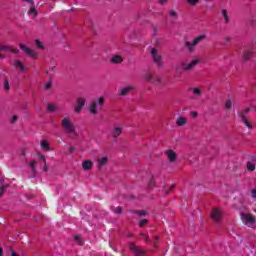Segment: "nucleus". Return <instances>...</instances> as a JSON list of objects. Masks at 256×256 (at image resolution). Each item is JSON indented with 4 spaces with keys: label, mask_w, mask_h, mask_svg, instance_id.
<instances>
[{
    "label": "nucleus",
    "mask_w": 256,
    "mask_h": 256,
    "mask_svg": "<svg viewBox=\"0 0 256 256\" xmlns=\"http://www.w3.org/2000/svg\"><path fill=\"white\" fill-rule=\"evenodd\" d=\"M221 15L225 21V23H229V14H227V10H221Z\"/></svg>",
    "instance_id": "bb28decb"
},
{
    "label": "nucleus",
    "mask_w": 256,
    "mask_h": 256,
    "mask_svg": "<svg viewBox=\"0 0 256 256\" xmlns=\"http://www.w3.org/2000/svg\"><path fill=\"white\" fill-rule=\"evenodd\" d=\"M55 69H56V67L55 66H51L50 68H49V70L46 72L47 73V75H53V73H55Z\"/></svg>",
    "instance_id": "c9c22d12"
},
{
    "label": "nucleus",
    "mask_w": 256,
    "mask_h": 256,
    "mask_svg": "<svg viewBox=\"0 0 256 256\" xmlns=\"http://www.w3.org/2000/svg\"><path fill=\"white\" fill-rule=\"evenodd\" d=\"M61 127L70 137H77V128L71 117L66 116L61 120Z\"/></svg>",
    "instance_id": "f257e3e1"
},
{
    "label": "nucleus",
    "mask_w": 256,
    "mask_h": 256,
    "mask_svg": "<svg viewBox=\"0 0 256 256\" xmlns=\"http://www.w3.org/2000/svg\"><path fill=\"white\" fill-rule=\"evenodd\" d=\"M247 169H248V171H255V162L249 161L247 163Z\"/></svg>",
    "instance_id": "c85d7f7f"
},
{
    "label": "nucleus",
    "mask_w": 256,
    "mask_h": 256,
    "mask_svg": "<svg viewBox=\"0 0 256 256\" xmlns=\"http://www.w3.org/2000/svg\"><path fill=\"white\" fill-rule=\"evenodd\" d=\"M0 51H3V45L0 44Z\"/></svg>",
    "instance_id": "864d4df0"
},
{
    "label": "nucleus",
    "mask_w": 256,
    "mask_h": 256,
    "mask_svg": "<svg viewBox=\"0 0 256 256\" xmlns=\"http://www.w3.org/2000/svg\"><path fill=\"white\" fill-rule=\"evenodd\" d=\"M111 210L113 211V213H116L117 215H121V213H123V209L121 207H112Z\"/></svg>",
    "instance_id": "c756f323"
},
{
    "label": "nucleus",
    "mask_w": 256,
    "mask_h": 256,
    "mask_svg": "<svg viewBox=\"0 0 256 256\" xmlns=\"http://www.w3.org/2000/svg\"><path fill=\"white\" fill-rule=\"evenodd\" d=\"M168 14L171 19H179V14L175 10H169Z\"/></svg>",
    "instance_id": "393cba45"
},
{
    "label": "nucleus",
    "mask_w": 256,
    "mask_h": 256,
    "mask_svg": "<svg viewBox=\"0 0 256 256\" xmlns=\"http://www.w3.org/2000/svg\"><path fill=\"white\" fill-rule=\"evenodd\" d=\"M40 149H42V151H52L51 142L47 139H42L40 141Z\"/></svg>",
    "instance_id": "ddd939ff"
},
{
    "label": "nucleus",
    "mask_w": 256,
    "mask_h": 256,
    "mask_svg": "<svg viewBox=\"0 0 256 256\" xmlns=\"http://www.w3.org/2000/svg\"><path fill=\"white\" fill-rule=\"evenodd\" d=\"M211 219L214 223H221L223 221V209L221 208H213L211 211Z\"/></svg>",
    "instance_id": "39448f33"
},
{
    "label": "nucleus",
    "mask_w": 256,
    "mask_h": 256,
    "mask_svg": "<svg viewBox=\"0 0 256 256\" xmlns=\"http://www.w3.org/2000/svg\"><path fill=\"white\" fill-rule=\"evenodd\" d=\"M233 38L231 36H225L223 38V45H229L230 41L232 40Z\"/></svg>",
    "instance_id": "7c9ffc66"
},
{
    "label": "nucleus",
    "mask_w": 256,
    "mask_h": 256,
    "mask_svg": "<svg viewBox=\"0 0 256 256\" xmlns=\"http://www.w3.org/2000/svg\"><path fill=\"white\" fill-rule=\"evenodd\" d=\"M85 103H87V99H85V97H78L74 106V113H77L79 115L81 111H83Z\"/></svg>",
    "instance_id": "1a4fd4ad"
},
{
    "label": "nucleus",
    "mask_w": 256,
    "mask_h": 256,
    "mask_svg": "<svg viewBox=\"0 0 256 256\" xmlns=\"http://www.w3.org/2000/svg\"><path fill=\"white\" fill-rule=\"evenodd\" d=\"M133 89V86L122 87L119 89L118 95H120V97H125V95H129Z\"/></svg>",
    "instance_id": "4468645a"
},
{
    "label": "nucleus",
    "mask_w": 256,
    "mask_h": 256,
    "mask_svg": "<svg viewBox=\"0 0 256 256\" xmlns=\"http://www.w3.org/2000/svg\"><path fill=\"white\" fill-rule=\"evenodd\" d=\"M75 240L77 241L78 245H83V241H81V236H75Z\"/></svg>",
    "instance_id": "ea45409f"
},
{
    "label": "nucleus",
    "mask_w": 256,
    "mask_h": 256,
    "mask_svg": "<svg viewBox=\"0 0 256 256\" xmlns=\"http://www.w3.org/2000/svg\"><path fill=\"white\" fill-rule=\"evenodd\" d=\"M51 86H52V80L51 79L44 84L45 89H51Z\"/></svg>",
    "instance_id": "58836bf2"
},
{
    "label": "nucleus",
    "mask_w": 256,
    "mask_h": 256,
    "mask_svg": "<svg viewBox=\"0 0 256 256\" xmlns=\"http://www.w3.org/2000/svg\"><path fill=\"white\" fill-rule=\"evenodd\" d=\"M17 119H19V117H18L17 115H14V116L10 119L11 125H14V123H17Z\"/></svg>",
    "instance_id": "4c0bfd02"
},
{
    "label": "nucleus",
    "mask_w": 256,
    "mask_h": 256,
    "mask_svg": "<svg viewBox=\"0 0 256 256\" xmlns=\"http://www.w3.org/2000/svg\"><path fill=\"white\" fill-rule=\"evenodd\" d=\"M170 192H171V189L166 190V195H169Z\"/></svg>",
    "instance_id": "603ef678"
},
{
    "label": "nucleus",
    "mask_w": 256,
    "mask_h": 256,
    "mask_svg": "<svg viewBox=\"0 0 256 256\" xmlns=\"http://www.w3.org/2000/svg\"><path fill=\"white\" fill-rule=\"evenodd\" d=\"M111 63H114V64L123 63V57H121L120 55H115L111 58Z\"/></svg>",
    "instance_id": "412c9836"
},
{
    "label": "nucleus",
    "mask_w": 256,
    "mask_h": 256,
    "mask_svg": "<svg viewBox=\"0 0 256 256\" xmlns=\"http://www.w3.org/2000/svg\"><path fill=\"white\" fill-rule=\"evenodd\" d=\"M92 168H93V161L86 160L83 162L82 169H84V171H89V169H92Z\"/></svg>",
    "instance_id": "6ab92c4d"
},
{
    "label": "nucleus",
    "mask_w": 256,
    "mask_h": 256,
    "mask_svg": "<svg viewBox=\"0 0 256 256\" xmlns=\"http://www.w3.org/2000/svg\"><path fill=\"white\" fill-rule=\"evenodd\" d=\"M188 121L189 120L187 119V117H185V116H178L176 118V125H177V127H185V125H187Z\"/></svg>",
    "instance_id": "dca6fc26"
},
{
    "label": "nucleus",
    "mask_w": 256,
    "mask_h": 256,
    "mask_svg": "<svg viewBox=\"0 0 256 256\" xmlns=\"http://www.w3.org/2000/svg\"><path fill=\"white\" fill-rule=\"evenodd\" d=\"M249 111H251V109H245L242 112H240L239 117L243 123V125H245L247 127V129L251 130L253 129V124L251 123V120L247 119V113H249Z\"/></svg>",
    "instance_id": "0eeeda50"
},
{
    "label": "nucleus",
    "mask_w": 256,
    "mask_h": 256,
    "mask_svg": "<svg viewBox=\"0 0 256 256\" xmlns=\"http://www.w3.org/2000/svg\"><path fill=\"white\" fill-rule=\"evenodd\" d=\"M35 45H36V47H38V49H43V42L36 40Z\"/></svg>",
    "instance_id": "e433bc0d"
},
{
    "label": "nucleus",
    "mask_w": 256,
    "mask_h": 256,
    "mask_svg": "<svg viewBox=\"0 0 256 256\" xmlns=\"http://www.w3.org/2000/svg\"><path fill=\"white\" fill-rule=\"evenodd\" d=\"M37 156H38L39 160L43 162V165H45V163H47V159L45 158V155L38 153Z\"/></svg>",
    "instance_id": "473e14b6"
},
{
    "label": "nucleus",
    "mask_w": 256,
    "mask_h": 256,
    "mask_svg": "<svg viewBox=\"0 0 256 256\" xmlns=\"http://www.w3.org/2000/svg\"><path fill=\"white\" fill-rule=\"evenodd\" d=\"M187 3H188L191 7H195V5H197V3H199V0H187Z\"/></svg>",
    "instance_id": "f704fd0d"
},
{
    "label": "nucleus",
    "mask_w": 256,
    "mask_h": 256,
    "mask_svg": "<svg viewBox=\"0 0 256 256\" xmlns=\"http://www.w3.org/2000/svg\"><path fill=\"white\" fill-rule=\"evenodd\" d=\"M20 49H21V51H24V53H26V55H28L32 59H37V52L32 50L31 48H29L23 44H20Z\"/></svg>",
    "instance_id": "9b49d317"
},
{
    "label": "nucleus",
    "mask_w": 256,
    "mask_h": 256,
    "mask_svg": "<svg viewBox=\"0 0 256 256\" xmlns=\"http://www.w3.org/2000/svg\"><path fill=\"white\" fill-rule=\"evenodd\" d=\"M103 105H105V98L100 97L89 104L88 110L91 115H97L103 109Z\"/></svg>",
    "instance_id": "f03ea898"
},
{
    "label": "nucleus",
    "mask_w": 256,
    "mask_h": 256,
    "mask_svg": "<svg viewBox=\"0 0 256 256\" xmlns=\"http://www.w3.org/2000/svg\"><path fill=\"white\" fill-rule=\"evenodd\" d=\"M47 111H49V113H55V112L57 111V106H56V104L48 103V105H47Z\"/></svg>",
    "instance_id": "5701e85b"
},
{
    "label": "nucleus",
    "mask_w": 256,
    "mask_h": 256,
    "mask_svg": "<svg viewBox=\"0 0 256 256\" xmlns=\"http://www.w3.org/2000/svg\"><path fill=\"white\" fill-rule=\"evenodd\" d=\"M14 66L18 67L20 69V71H27V67H25L23 65V63L21 61H19V60H15L14 61Z\"/></svg>",
    "instance_id": "4be33fe9"
},
{
    "label": "nucleus",
    "mask_w": 256,
    "mask_h": 256,
    "mask_svg": "<svg viewBox=\"0 0 256 256\" xmlns=\"http://www.w3.org/2000/svg\"><path fill=\"white\" fill-rule=\"evenodd\" d=\"M5 192V187L0 188V197H3V193Z\"/></svg>",
    "instance_id": "de8ad7c7"
},
{
    "label": "nucleus",
    "mask_w": 256,
    "mask_h": 256,
    "mask_svg": "<svg viewBox=\"0 0 256 256\" xmlns=\"http://www.w3.org/2000/svg\"><path fill=\"white\" fill-rule=\"evenodd\" d=\"M110 135L113 139H119L123 135V125L116 124L110 129Z\"/></svg>",
    "instance_id": "6e6552de"
},
{
    "label": "nucleus",
    "mask_w": 256,
    "mask_h": 256,
    "mask_svg": "<svg viewBox=\"0 0 256 256\" xmlns=\"http://www.w3.org/2000/svg\"><path fill=\"white\" fill-rule=\"evenodd\" d=\"M225 107L226 109H231V107H233V101H231V99H228L225 103Z\"/></svg>",
    "instance_id": "72a5a7b5"
},
{
    "label": "nucleus",
    "mask_w": 256,
    "mask_h": 256,
    "mask_svg": "<svg viewBox=\"0 0 256 256\" xmlns=\"http://www.w3.org/2000/svg\"><path fill=\"white\" fill-rule=\"evenodd\" d=\"M191 117H193V119L197 118V116L199 115V113L197 111H192L190 112Z\"/></svg>",
    "instance_id": "a19ab883"
},
{
    "label": "nucleus",
    "mask_w": 256,
    "mask_h": 256,
    "mask_svg": "<svg viewBox=\"0 0 256 256\" xmlns=\"http://www.w3.org/2000/svg\"><path fill=\"white\" fill-rule=\"evenodd\" d=\"M3 89L4 91H11V85H9V80L7 78L4 79Z\"/></svg>",
    "instance_id": "a878e982"
},
{
    "label": "nucleus",
    "mask_w": 256,
    "mask_h": 256,
    "mask_svg": "<svg viewBox=\"0 0 256 256\" xmlns=\"http://www.w3.org/2000/svg\"><path fill=\"white\" fill-rule=\"evenodd\" d=\"M153 77H154V75H152V74H146V75L144 76V79H145L148 83H152Z\"/></svg>",
    "instance_id": "2f4dec72"
},
{
    "label": "nucleus",
    "mask_w": 256,
    "mask_h": 256,
    "mask_svg": "<svg viewBox=\"0 0 256 256\" xmlns=\"http://www.w3.org/2000/svg\"><path fill=\"white\" fill-rule=\"evenodd\" d=\"M251 197H252L253 199H256V188H254V189L251 190Z\"/></svg>",
    "instance_id": "37998d69"
},
{
    "label": "nucleus",
    "mask_w": 256,
    "mask_h": 256,
    "mask_svg": "<svg viewBox=\"0 0 256 256\" xmlns=\"http://www.w3.org/2000/svg\"><path fill=\"white\" fill-rule=\"evenodd\" d=\"M145 225H147V220H141L140 221V227H143V226H145Z\"/></svg>",
    "instance_id": "a18cd8bd"
},
{
    "label": "nucleus",
    "mask_w": 256,
    "mask_h": 256,
    "mask_svg": "<svg viewBox=\"0 0 256 256\" xmlns=\"http://www.w3.org/2000/svg\"><path fill=\"white\" fill-rule=\"evenodd\" d=\"M151 57L155 65H157L158 67H163V56L161 55V53H159V50H157L156 48H152Z\"/></svg>",
    "instance_id": "20e7f679"
},
{
    "label": "nucleus",
    "mask_w": 256,
    "mask_h": 256,
    "mask_svg": "<svg viewBox=\"0 0 256 256\" xmlns=\"http://www.w3.org/2000/svg\"><path fill=\"white\" fill-rule=\"evenodd\" d=\"M107 163H109V156L102 155V156L98 157V159H97L98 168L103 169V167H105V165H107Z\"/></svg>",
    "instance_id": "f8f14e48"
},
{
    "label": "nucleus",
    "mask_w": 256,
    "mask_h": 256,
    "mask_svg": "<svg viewBox=\"0 0 256 256\" xmlns=\"http://www.w3.org/2000/svg\"><path fill=\"white\" fill-rule=\"evenodd\" d=\"M168 0H159L160 5H165V3H167Z\"/></svg>",
    "instance_id": "09e8293b"
},
{
    "label": "nucleus",
    "mask_w": 256,
    "mask_h": 256,
    "mask_svg": "<svg viewBox=\"0 0 256 256\" xmlns=\"http://www.w3.org/2000/svg\"><path fill=\"white\" fill-rule=\"evenodd\" d=\"M251 57H253V51L245 50L244 53H243L244 61H249V59H251Z\"/></svg>",
    "instance_id": "aec40b11"
},
{
    "label": "nucleus",
    "mask_w": 256,
    "mask_h": 256,
    "mask_svg": "<svg viewBox=\"0 0 256 256\" xmlns=\"http://www.w3.org/2000/svg\"><path fill=\"white\" fill-rule=\"evenodd\" d=\"M151 83L153 85H161V76L154 75Z\"/></svg>",
    "instance_id": "b1692460"
},
{
    "label": "nucleus",
    "mask_w": 256,
    "mask_h": 256,
    "mask_svg": "<svg viewBox=\"0 0 256 256\" xmlns=\"http://www.w3.org/2000/svg\"><path fill=\"white\" fill-rule=\"evenodd\" d=\"M189 92L192 93V95L194 96L192 97V99H197L198 97H201L203 95V92L201 91V89L197 87L189 88Z\"/></svg>",
    "instance_id": "2eb2a0df"
},
{
    "label": "nucleus",
    "mask_w": 256,
    "mask_h": 256,
    "mask_svg": "<svg viewBox=\"0 0 256 256\" xmlns=\"http://www.w3.org/2000/svg\"><path fill=\"white\" fill-rule=\"evenodd\" d=\"M200 62H201L200 59H194L191 62H189L188 64H182V70L183 71H191V70L195 69V67H197V65H199Z\"/></svg>",
    "instance_id": "9d476101"
},
{
    "label": "nucleus",
    "mask_w": 256,
    "mask_h": 256,
    "mask_svg": "<svg viewBox=\"0 0 256 256\" xmlns=\"http://www.w3.org/2000/svg\"><path fill=\"white\" fill-rule=\"evenodd\" d=\"M241 219L242 223L244 225H247V227H250V229H255L256 228V219L254 218L253 215L247 214V213H242L241 214Z\"/></svg>",
    "instance_id": "7ed1b4c3"
},
{
    "label": "nucleus",
    "mask_w": 256,
    "mask_h": 256,
    "mask_svg": "<svg viewBox=\"0 0 256 256\" xmlns=\"http://www.w3.org/2000/svg\"><path fill=\"white\" fill-rule=\"evenodd\" d=\"M140 215H146V213L145 212H141Z\"/></svg>",
    "instance_id": "5fc2aeb1"
},
{
    "label": "nucleus",
    "mask_w": 256,
    "mask_h": 256,
    "mask_svg": "<svg viewBox=\"0 0 256 256\" xmlns=\"http://www.w3.org/2000/svg\"><path fill=\"white\" fill-rule=\"evenodd\" d=\"M130 249H131V251H133V253H135V255H144V253H145L143 248H139V247L135 246V244H131Z\"/></svg>",
    "instance_id": "a211bd4d"
},
{
    "label": "nucleus",
    "mask_w": 256,
    "mask_h": 256,
    "mask_svg": "<svg viewBox=\"0 0 256 256\" xmlns=\"http://www.w3.org/2000/svg\"><path fill=\"white\" fill-rule=\"evenodd\" d=\"M209 1H213V0H209Z\"/></svg>",
    "instance_id": "6e6d98bb"
},
{
    "label": "nucleus",
    "mask_w": 256,
    "mask_h": 256,
    "mask_svg": "<svg viewBox=\"0 0 256 256\" xmlns=\"http://www.w3.org/2000/svg\"><path fill=\"white\" fill-rule=\"evenodd\" d=\"M0 256H3V248L0 247Z\"/></svg>",
    "instance_id": "3c124183"
},
{
    "label": "nucleus",
    "mask_w": 256,
    "mask_h": 256,
    "mask_svg": "<svg viewBox=\"0 0 256 256\" xmlns=\"http://www.w3.org/2000/svg\"><path fill=\"white\" fill-rule=\"evenodd\" d=\"M69 153H73L75 151V146H70L68 148Z\"/></svg>",
    "instance_id": "49530a36"
},
{
    "label": "nucleus",
    "mask_w": 256,
    "mask_h": 256,
    "mask_svg": "<svg viewBox=\"0 0 256 256\" xmlns=\"http://www.w3.org/2000/svg\"><path fill=\"white\" fill-rule=\"evenodd\" d=\"M10 53H13L14 55H17L19 53V49H12L11 48Z\"/></svg>",
    "instance_id": "c03bdc74"
},
{
    "label": "nucleus",
    "mask_w": 256,
    "mask_h": 256,
    "mask_svg": "<svg viewBox=\"0 0 256 256\" xmlns=\"http://www.w3.org/2000/svg\"><path fill=\"white\" fill-rule=\"evenodd\" d=\"M203 39H205L204 35L197 36L192 41H187L185 43V47L188 49V51H193L194 47H197V45H199Z\"/></svg>",
    "instance_id": "423d86ee"
},
{
    "label": "nucleus",
    "mask_w": 256,
    "mask_h": 256,
    "mask_svg": "<svg viewBox=\"0 0 256 256\" xmlns=\"http://www.w3.org/2000/svg\"><path fill=\"white\" fill-rule=\"evenodd\" d=\"M2 51H11V46L3 45Z\"/></svg>",
    "instance_id": "79ce46f5"
},
{
    "label": "nucleus",
    "mask_w": 256,
    "mask_h": 256,
    "mask_svg": "<svg viewBox=\"0 0 256 256\" xmlns=\"http://www.w3.org/2000/svg\"><path fill=\"white\" fill-rule=\"evenodd\" d=\"M43 171H48V169H47V163L44 164Z\"/></svg>",
    "instance_id": "8fccbe9b"
},
{
    "label": "nucleus",
    "mask_w": 256,
    "mask_h": 256,
    "mask_svg": "<svg viewBox=\"0 0 256 256\" xmlns=\"http://www.w3.org/2000/svg\"><path fill=\"white\" fill-rule=\"evenodd\" d=\"M166 155L170 163H175L177 160V154L173 150L166 151Z\"/></svg>",
    "instance_id": "f3484780"
},
{
    "label": "nucleus",
    "mask_w": 256,
    "mask_h": 256,
    "mask_svg": "<svg viewBox=\"0 0 256 256\" xmlns=\"http://www.w3.org/2000/svg\"><path fill=\"white\" fill-rule=\"evenodd\" d=\"M29 167L31 168L32 172L35 173V169H37V162L35 160H31Z\"/></svg>",
    "instance_id": "cd10ccee"
}]
</instances>
